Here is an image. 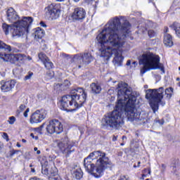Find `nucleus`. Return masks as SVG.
<instances>
[{
    "instance_id": "1",
    "label": "nucleus",
    "mask_w": 180,
    "mask_h": 180,
    "mask_svg": "<svg viewBox=\"0 0 180 180\" xmlns=\"http://www.w3.org/2000/svg\"><path fill=\"white\" fill-rule=\"evenodd\" d=\"M130 33V23L126 17L116 16L111 18L98 34L96 40L101 45V57L104 61L114 54L115 63H122V53L126 51V36Z\"/></svg>"
},
{
    "instance_id": "2",
    "label": "nucleus",
    "mask_w": 180,
    "mask_h": 180,
    "mask_svg": "<svg viewBox=\"0 0 180 180\" xmlns=\"http://www.w3.org/2000/svg\"><path fill=\"white\" fill-rule=\"evenodd\" d=\"M136 100V96L131 94V89H129L127 84L120 83L115 109L104 116L102 120L103 126L112 129H120L124 123V115L130 122H135L136 124L146 123V119L137 112L135 105Z\"/></svg>"
},
{
    "instance_id": "3",
    "label": "nucleus",
    "mask_w": 180,
    "mask_h": 180,
    "mask_svg": "<svg viewBox=\"0 0 180 180\" xmlns=\"http://www.w3.org/2000/svg\"><path fill=\"white\" fill-rule=\"evenodd\" d=\"M84 168L94 178H101L108 165H112L106 154L102 151H94L84 159Z\"/></svg>"
},
{
    "instance_id": "4",
    "label": "nucleus",
    "mask_w": 180,
    "mask_h": 180,
    "mask_svg": "<svg viewBox=\"0 0 180 180\" xmlns=\"http://www.w3.org/2000/svg\"><path fill=\"white\" fill-rule=\"evenodd\" d=\"M71 95L63 96L60 101L61 110H68V108L77 109L81 108L86 101V93L82 88L72 90Z\"/></svg>"
},
{
    "instance_id": "5",
    "label": "nucleus",
    "mask_w": 180,
    "mask_h": 180,
    "mask_svg": "<svg viewBox=\"0 0 180 180\" xmlns=\"http://www.w3.org/2000/svg\"><path fill=\"white\" fill-rule=\"evenodd\" d=\"M33 23V18H25L20 21L18 25L3 24L2 27L5 34H12L13 37H22L27 36L29 33V29Z\"/></svg>"
},
{
    "instance_id": "6",
    "label": "nucleus",
    "mask_w": 180,
    "mask_h": 180,
    "mask_svg": "<svg viewBox=\"0 0 180 180\" xmlns=\"http://www.w3.org/2000/svg\"><path fill=\"white\" fill-rule=\"evenodd\" d=\"M139 64L143 65L141 69V74L143 75L147 71L150 70H160L164 71V65L160 63V56L150 51L144 52L139 59Z\"/></svg>"
},
{
    "instance_id": "7",
    "label": "nucleus",
    "mask_w": 180,
    "mask_h": 180,
    "mask_svg": "<svg viewBox=\"0 0 180 180\" xmlns=\"http://www.w3.org/2000/svg\"><path fill=\"white\" fill-rule=\"evenodd\" d=\"M146 99H150V105L154 113L158 110V103L164 98V87L158 89H148L146 94Z\"/></svg>"
},
{
    "instance_id": "8",
    "label": "nucleus",
    "mask_w": 180,
    "mask_h": 180,
    "mask_svg": "<svg viewBox=\"0 0 180 180\" xmlns=\"http://www.w3.org/2000/svg\"><path fill=\"white\" fill-rule=\"evenodd\" d=\"M46 16L51 20H56L60 18V7L58 4L53 3L49 4L46 8H45Z\"/></svg>"
},
{
    "instance_id": "9",
    "label": "nucleus",
    "mask_w": 180,
    "mask_h": 180,
    "mask_svg": "<svg viewBox=\"0 0 180 180\" xmlns=\"http://www.w3.org/2000/svg\"><path fill=\"white\" fill-rule=\"evenodd\" d=\"M46 130L49 134H54V133L60 134V133H63V124H61V122L58 120H52L49 121L46 127Z\"/></svg>"
},
{
    "instance_id": "10",
    "label": "nucleus",
    "mask_w": 180,
    "mask_h": 180,
    "mask_svg": "<svg viewBox=\"0 0 180 180\" xmlns=\"http://www.w3.org/2000/svg\"><path fill=\"white\" fill-rule=\"evenodd\" d=\"M58 147L65 157H70V154L74 151V150H72V144L70 142V139H68V137L62 139L58 143Z\"/></svg>"
},
{
    "instance_id": "11",
    "label": "nucleus",
    "mask_w": 180,
    "mask_h": 180,
    "mask_svg": "<svg viewBox=\"0 0 180 180\" xmlns=\"http://www.w3.org/2000/svg\"><path fill=\"white\" fill-rule=\"evenodd\" d=\"M6 19L9 23H13V25H19L20 21L23 20L25 18H32V17H22V18H19V15L13 8H10L6 11Z\"/></svg>"
},
{
    "instance_id": "12",
    "label": "nucleus",
    "mask_w": 180,
    "mask_h": 180,
    "mask_svg": "<svg viewBox=\"0 0 180 180\" xmlns=\"http://www.w3.org/2000/svg\"><path fill=\"white\" fill-rule=\"evenodd\" d=\"M1 58L4 61H9L10 63H15L18 61V63H23V60L26 58V56L21 53L16 54H1L0 55Z\"/></svg>"
},
{
    "instance_id": "13",
    "label": "nucleus",
    "mask_w": 180,
    "mask_h": 180,
    "mask_svg": "<svg viewBox=\"0 0 180 180\" xmlns=\"http://www.w3.org/2000/svg\"><path fill=\"white\" fill-rule=\"evenodd\" d=\"M74 61H77L79 64L86 65V64L94 61V57H92L90 53H85L83 55H76L74 57Z\"/></svg>"
},
{
    "instance_id": "14",
    "label": "nucleus",
    "mask_w": 180,
    "mask_h": 180,
    "mask_svg": "<svg viewBox=\"0 0 180 180\" xmlns=\"http://www.w3.org/2000/svg\"><path fill=\"white\" fill-rule=\"evenodd\" d=\"M46 116H47V112L37 110L31 115L30 123H40L46 119Z\"/></svg>"
},
{
    "instance_id": "15",
    "label": "nucleus",
    "mask_w": 180,
    "mask_h": 180,
    "mask_svg": "<svg viewBox=\"0 0 180 180\" xmlns=\"http://www.w3.org/2000/svg\"><path fill=\"white\" fill-rule=\"evenodd\" d=\"M86 16V11H85V9L81 7L75 8L72 14V18L75 20H84Z\"/></svg>"
},
{
    "instance_id": "16",
    "label": "nucleus",
    "mask_w": 180,
    "mask_h": 180,
    "mask_svg": "<svg viewBox=\"0 0 180 180\" xmlns=\"http://www.w3.org/2000/svg\"><path fill=\"white\" fill-rule=\"evenodd\" d=\"M1 89L2 92H9L12 91L15 86L16 85V81L15 80H8V81H1Z\"/></svg>"
},
{
    "instance_id": "17",
    "label": "nucleus",
    "mask_w": 180,
    "mask_h": 180,
    "mask_svg": "<svg viewBox=\"0 0 180 180\" xmlns=\"http://www.w3.org/2000/svg\"><path fill=\"white\" fill-rule=\"evenodd\" d=\"M70 85H71V82L68 80H65L63 84L58 83L56 84L54 88L56 91H64L65 89H67Z\"/></svg>"
},
{
    "instance_id": "18",
    "label": "nucleus",
    "mask_w": 180,
    "mask_h": 180,
    "mask_svg": "<svg viewBox=\"0 0 180 180\" xmlns=\"http://www.w3.org/2000/svg\"><path fill=\"white\" fill-rule=\"evenodd\" d=\"M163 43L166 47H172L174 46V41H172V37L171 34H165Z\"/></svg>"
},
{
    "instance_id": "19",
    "label": "nucleus",
    "mask_w": 180,
    "mask_h": 180,
    "mask_svg": "<svg viewBox=\"0 0 180 180\" xmlns=\"http://www.w3.org/2000/svg\"><path fill=\"white\" fill-rule=\"evenodd\" d=\"M44 30H41L40 27H37L33 30L34 39H42V37H44Z\"/></svg>"
},
{
    "instance_id": "20",
    "label": "nucleus",
    "mask_w": 180,
    "mask_h": 180,
    "mask_svg": "<svg viewBox=\"0 0 180 180\" xmlns=\"http://www.w3.org/2000/svg\"><path fill=\"white\" fill-rule=\"evenodd\" d=\"M90 86L93 94H101V91H102L101 85L96 83H92Z\"/></svg>"
},
{
    "instance_id": "21",
    "label": "nucleus",
    "mask_w": 180,
    "mask_h": 180,
    "mask_svg": "<svg viewBox=\"0 0 180 180\" xmlns=\"http://www.w3.org/2000/svg\"><path fill=\"white\" fill-rule=\"evenodd\" d=\"M52 171L50 172L51 174V180H61V177L58 176V170L57 168L56 167H52L51 168Z\"/></svg>"
},
{
    "instance_id": "22",
    "label": "nucleus",
    "mask_w": 180,
    "mask_h": 180,
    "mask_svg": "<svg viewBox=\"0 0 180 180\" xmlns=\"http://www.w3.org/2000/svg\"><path fill=\"white\" fill-rule=\"evenodd\" d=\"M171 27L173 30L176 32V36L180 37V24L178 22H174L173 25H171Z\"/></svg>"
},
{
    "instance_id": "23",
    "label": "nucleus",
    "mask_w": 180,
    "mask_h": 180,
    "mask_svg": "<svg viewBox=\"0 0 180 180\" xmlns=\"http://www.w3.org/2000/svg\"><path fill=\"white\" fill-rule=\"evenodd\" d=\"M164 92L167 99H171L174 94V89H172V87L167 88L164 91Z\"/></svg>"
},
{
    "instance_id": "24",
    "label": "nucleus",
    "mask_w": 180,
    "mask_h": 180,
    "mask_svg": "<svg viewBox=\"0 0 180 180\" xmlns=\"http://www.w3.org/2000/svg\"><path fill=\"white\" fill-rule=\"evenodd\" d=\"M43 64L46 70H51L54 65H53V63L50 61V59H47L45 62L43 63Z\"/></svg>"
},
{
    "instance_id": "25",
    "label": "nucleus",
    "mask_w": 180,
    "mask_h": 180,
    "mask_svg": "<svg viewBox=\"0 0 180 180\" xmlns=\"http://www.w3.org/2000/svg\"><path fill=\"white\" fill-rule=\"evenodd\" d=\"M38 57L42 63H44L45 61H47V60H49V57H47V56L43 52L39 53L38 55Z\"/></svg>"
},
{
    "instance_id": "26",
    "label": "nucleus",
    "mask_w": 180,
    "mask_h": 180,
    "mask_svg": "<svg viewBox=\"0 0 180 180\" xmlns=\"http://www.w3.org/2000/svg\"><path fill=\"white\" fill-rule=\"evenodd\" d=\"M0 49H5L6 50H7V51H12V48L11 47V46L7 45L6 44L1 41H0Z\"/></svg>"
},
{
    "instance_id": "27",
    "label": "nucleus",
    "mask_w": 180,
    "mask_h": 180,
    "mask_svg": "<svg viewBox=\"0 0 180 180\" xmlns=\"http://www.w3.org/2000/svg\"><path fill=\"white\" fill-rule=\"evenodd\" d=\"M143 174L142 176H148V175H151V169H145L143 171Z\"/></svg>"
},
{
    "instance_id": "28",
    "label": "nucleus",
    "mask_w": 180,
    "mask_h": 180,
    "mask_svg": "<svg viewBox=\"0 0 180 180\" xmlns=\"http://www.w3.org/2000/svg\"><path fill=\"white\" fill-rule=\"evenodd\" d=\"M25 109H26V105L23 104L20 105L19 108L17 110L18 115H20V113H22Z\"/></svg>"
},
{
    "instance_id": "29",
    "label": "nucleus",
    "mask_w": 180,
    "mask_h": 180,
    "mask_svg": "<svg viewBox=\"0 0 180 180\" xmlns=\"http://www.w3.org/2000/svg\"><path fill=\"white\" fill-rule=\"evenodd\" d=\"M15 122H16V117H15V116H11L8 117V123L12 125L15 124Z\"/></svg>"
},
{
    "instance_id": "30",
    "label": "nucleus",
    "mask_w": 180,
    "mask_h": 180,
    "mask_svg": "<svg viewBox=\"0 0 180 180\" xmlns=\"http://www.w3.org/2000/svg\"><path fill=\"white\" fill-rule=\"evenodd\" d=\"M54 77V72L53 71H49L46 73V79H51Z\"/></svg>"
},
{
    "instance_id": "31",
    "label": "nucleus",
    "mask_w": 180,
    "mask_h": 180,
    "mask_svg": "<svg viewBox=\"0 0 180 180\" xmlns=\"http://www.w3.org/2000/svg\"><path fill=\"white\" fill-rule=\"evenodd\" d=\"M75 176L77 179H81L82 177V172L76 171L75 172Z\"/></svg>"
},
{
    "instance_id": "32",
    "label": "nucleus",
    "mask_w": 180,
    "mask_h": 180,
    "mask_svg": "<svg viewBox=\"0 0 180 180\" xmlns=\"http://www.w3.org/2000/svg\"><path fill=\"white\" fill-rule=\"evenodd\" d=\"M148 34L149 36V37L152 38V37H155V32H154V30H150L148 32Z\"/></svg>"
},
{
    "instance_id": "33",
    "label": "nucleus",
    "mask_w": 180,
    "mask_h": 180,
    "mask_svg": "<svg viewBox=\"0 0 180 180\" xmlns=\"http://www.w3.org/2000/svg\"><path fill=\"white\" fill-rule=\"evenodd\" d=\"M32 77H33V72L28 73V75H27L25 77V81H27V79H30V78H32Z\"/></svg>"
},
{
    "instance_id": "34",
    "label": "nucleus",
    "mask_w": 180,
    "mask_h": 180,
    "mask_svg": "<svg viewBox=\"0 0 180 180\" xmlns=\"http://www.w3.org/2000/svg\"><path fill=\"white\" fill-rule=\"evenodd\" d=\"M41 172L43 175H48L49 174V169L46 167H42Z\"/></svg>"
},
{
    "instance_id": "35",
    "label": "nucleus",
    "mask_w": 180,
    "mask_h": 180,
    "mask_svg": "<svg viewBox=\"0 0 180 180\" xmlns=\"http://www.w3.org/2000/svg\"><path fill=\"white\" fill-rule=\"evenodd\" d=\"M3 138L6 140V141H9V136H8V134L4 132L3 133Z\"/></svg>"
},
{
    "instance_id": "36",
    "label": "nucleus",
    "mask_w": 180,
    "mask_h": 180,
    "mask_svg": "<svg viewBox=\"0 0 180 180\" xmlns=\"http://www.w3.org/2000/svg\"><path fill=\"white\" fill-rule=\"evenodd\" d=\"M16 153H19V150H11L10 151V156L11 157H13V155H15V154H16Z\"/></svg>"
},
{
    "instance_id": "37",
    "label": "nucleus",
    "mask_w": 180,
    "mask_h": 180,
    "mask_svg": "<svg viewBox=\"0 0 180 180\" xmlns=\"http://www.w3.org/2000/svg\"><path fill=\"white\" fill-rule=\"evenodd\" d=\"M30 112V110L29 108H27L26 110L24 112L23 115L25 117H27L28 113Z\"/></svg>"
},
{
    "instance_id": "38",
    "label": "nucleus",
    "mask_w": 180,
    "mask_h": 180,
    "mask_svg": "<svg viewBox=\"0 0 180 180\" xmlns=\"http://www.w3.org/2000/svg\"><path fill=\"white\" fill-rule=\"evenodd\" d=\"M4 147H5V146L4 145V143L0 142V153H2V150H4Z\"/></svg>"
},
{
    "instance_id": "39",
    "label": "nucleus",
    "mask_w": 180,
    "mask_h": 180,
    "mask_svg": "<svg viewBox=\"0 0 180 180\" xmlns=\"http://www.w3.org/2000/svg\"><path fill=\"white\" fill-rule=\"evenodd\" d=\"M34 151H37V154L39 155L41 154V151L37 148V147L34 148Z\"/></svg>"
},
{
    "instance_id": "40",
    "label": "nucleus",
    "mask_w": 180,
    "mask_h": 180,
    "mask_svg": "<svg viewBox=\"0 0 180 180\" xmlns=\"http://www.w3.org/2000/svg\"><path fill=\"white\" fill-rule=\"evenodd\" d=\"M40 25L41 27H47V25L44 22H41Z\"/></svg>"
},
{
    "instance_id": "41",
    "label": "nucleus",
    "mask_w": 180,
    "mask_h": 180,
    "mask_svg": "<svg viewBox=\"0 0 180 180\" xmlns=\"http://www.w3.org/2000/svg\"><path fill=\"white\" fill-rule=\"evenodd\" d=\"M162 171H165V169L167 168V165L165 164H162L161 165Z\"/></svg>"
},
{
    "instance_id": "42",
    "label": "nucleus",
    "mask_w": 180,
    "mask_h": 180,
    "mask_svg": "<svg viewBox=\"0 0 180 180\" xmlns=\"http://www.w3.org/2000/svg\"><path fill=\"white\" fill-rule=\"evenodd\" d=\"M138 165H134V168H137V167H140V164H141V162H138V163H137Z\"/></svg>"
},
{
    "instance_id": "43",
    "label": "nucleus",
    "mask_w": 180,
    "mask_h": 180,
    "mask_svg": "<svg viewBox=\"0 0 180 180\" xmlns=\"http://www.w3.org/2000/svg\"><path fill=\"white\" fill-rule=\"evenodd\" d=\"M16 146H17V147H18V148H20V147H22V146L20 145V143L19 142H18L16 143Z\"/></svg>"
},
{
    "instance_id": "44",
    "label": "nucleus",
    "mask_w": 180,
    "mask_h": 180,
    "mask_svg": "<svg viewBox=\"0 0 180 180\" xmlns=\"http://www.w3.org/2000/svg\"><path fill=\"white\" fill-rule=\"evenodd\" d=\"M131 64V62L130 60H127V65H130Z\"/></svg>"
},
{
    "instance_id": "45",
    "label": "nucleus",
    "mask_w": 180,
    "mask_h": 180,
    "mask_svg": "<svg viewBox=\"0 0 180 180\" xmlns=\"http://www.w3.org/2000/svg\"><path fill=\"white\" fill-rule=\"evenodd\" d=\"M31 172L34 174V172H36V170H34V168H31Z\"/></svg>"
},
{
    "instance_id": "46",
    "label": "nucleus",
    "mask_w": 180,
    "mask_h": 180,
    "mask_svg": "<svg viewBox=\"0 0 180 180\" xmlns=\"http://www.w3.org/2000/svg\"><path fill=\"white\" fill-rule=\"evenodd\" d=\"M30 137L32 139H34V134L33 133L30 134Z\"/></svg>"
},
{
    "instance_id": "47",
    "label": "nucleus",
    "mask_w": 180,
    "mask_h": 180,
    "mask_svg": "<svg viewBox=\"0 0 180 180\" xmlns=\"http://www.w3.org/2000/svg\"><path fill=\"white\" fill-rule=\"evenodd\" d=\"M56 2H64L65 0H55Z\"/></svg>"
},
{
    "instance_id": "48",
    "label": "nucleus",
    "mask_w": 180,
    "mask_h": 180,
    "mask_svg": "<svg viewBox=\"0 0 180 180\" xmlns=\"http://www.w3.org/2000/svg\"><path fill=\"white\" fill-rule=\"evenodd\" d=\"M112 140H113V141H116L117 140V138H116V136H114V137L112 138Z\"/></svg>"
},
{
    "instance_id": "49",
    "label": "nucleus",
    "mask_w": 180,
    "mask_h": 180,
    "mask_svg": "<svg viewBox=\"0 0 180 180\" xmlns=\"http://www.w3.org/2000/svg\"><path fill=\"white\" fill-rule=\"evenodd\" d=\"M26 141H27L26 139H22V143H26Z\"/></svg>"
},
{
    "instance_id": "50",
    "label": "nucleus",
    "mask_w": 180,
    "mask_h": 180,
    "mask_svg": "<svg viewBox=\"0 0 180 180\" xmlns=\"http://www.w3.org/2000/svg\"><path fill=\"white\" fill-rule=\"evenodd\" d=\"M126 139H127V138H126L125 136H122V140H126Z\"/></svg>"
},
{
    "instance_id": "51",
    "label": "nucleus",
    "mask_w": 180,
    "mask_h": 180,
    "mask_svg": "<svg viewBox=\"0 0 180 180\" xmlns=\"http://www.w3.org/2000/svg\"><path fill=\"white\" fill-rule=\"evenodd\" d=\"M133 64H134V65H137V63H136V62H133Z\"/></svg>"
},
{
    "instance_id": "52",
    "label": "nucleus",
    "mask_w": 180,
    "mask_h": 180,
    "mask_svg": "<svg viewBox=\"0 0 180 180\" xmlns=\"http://www.w3.org/2000/svg\"><path fill=\"white\" fill-rule=\"evenodd\" d=\"M75 2H79V0H74Z\"/></svg>"
},
{
    "instance_id": "53",
    "label": "nucleus",
    "mask_w": 180,
    "mask_h": 180,
    "mask_svg": "<svg viewBox=\"0 0 180 180\" xmlns=\"http://www.w3.org/2000/svg\"><path fill=\"white\" fill-rule=\"evenodd\" d=\"M142 32H143V33H144V32H146V29L142 30Z\"/></svg>"
},
{
    "instance_id": "54",
    "label": "nucleus",
    "mask_w": 180,
    "mask_h": 180,
    "mask_svg": "<svg viewBox=\"0 0 180 180\" xmlns=\"http://www.w3.org/2000/svg\"><path fill=\"white\" fill-rule=\"evenodd\" d=\"M165 29H166V32H168V27H166Z\"/></svg>"
},
{
    "instance_id": "55",
    "label": "nucleus",
    "mask_w": 180,
    "mask_h": 180,
    "mask_svg": "<svg viewBox=\"0 0 180 180\" xmlns=\"http://www.w3.org/2000/svg\"><path fill=\"white\" fill-rule=\"evenodd\" d=\"M34 139H35V140H37L38 138L37 136H35Z\"/></svg>"
},
{
    "instance_id": "56",
    "label": "nucleus",
    "mask_w": 180,
    "mask_h": 180,
    "mask_svg": "<svg viewBox=\"0 0 180 180\" xmlns=\"http://www.w3.org/2000/svg\"><path fill=\"white\" fill-rule=\"evenodd\" d=\"M28 60H32V58H30V57H28Z\"/></svg>"
},
{
    "instance_id": "57",
    "label": "nucleus",
    "mask_w": 180,
    "mask_h": 180,
    "mask_svg": "<svg viewBox=\"0 0 180 180\" xmlns=\"http://www.w3.org/2000/svg\"><path fill=\"white\" fill-rule=\"evenodd\" d=\"M30 168H32V167H33V165H30Z\"/></svg>"
},
{
    "instance_id": "58",
    "label": "nucleus",
    "mask_w": 180,
    "mask_h": 180,
    "mask_svg": "<svg viewBox=\"0 0 180 180\" xmlns=\"http://www.w3.org/2000/svg\"><path fill=\"white\" fill-rule=\"evenodd\" d=\"M176 80H177V81H179V77H178V78L176 79Z\"/></svg>"
},
{
    "instance_id": "59",
    "label": "nucleus",
    "mask_w": 180,
    "mask_h": 180,
    "mask_svg": "<svg viewBox=\"0 0 180 180\" xmlns=\"http://www.w3.org/2000/svg\"><path fill=\"white\" fill-rule=\"evenodd\" d=\"M160 124H164V122H162V123H160Z\"/></svg>"
},
{
    "instance_id": "60",
    "label": "nucleus",
    "mask_w": 180,
    "mask_h": 180,
    "mask_svg": "<svg viewBox=\"0 0 180 180\" xmlns=\"http://www.w3.org/2000/svg\"><path fill=\"white\" fill-rule=\"evenodd\" d=\"M78 67H79V68H81V65H80Z\"/></svg>"
},
{
    "instance_id": "61",
    "label": "nucleus",
    "mask_w": 180,
    "mask_h": 180,
    "mask_svg": "<svg viewBox=\"0 0 180 180\" xmlns=\"http://www.w3.org/2000/svg\"><path fill=\"white\" fill-rule=\"evenodd\" d=\"M121 146H123V143H121Z\"/></svg>"
}]
</instances>
